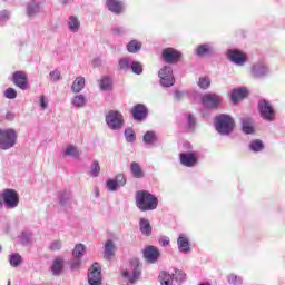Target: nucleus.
I'll return each mask as SVG.
<instances>
[{
	"label": "nucleus",
	"instance_id": "obj_1",
	"mask_svg": "<svg viewBox=\"0 0 285 285\" xmlns=\"http://www.w3.org/2000/svg\"><path fill=\"white\" fill-rule=\"evenodd\" d=\"M136 206L141 213L157 210V206H159V198H157L155 194H150L148 190H138L136 191Z\"/></svg>",
	"mask_w": 285,
	"mask_h": 285
},
{
	"label": "nucleus",
	"instance_id": "obj_2",
	"mask_svg": "<svg viewBox=\"0 0 285 285\" xmlns=\"http://www.w3.org/2000/svg\"><path fill=\"white\" fill-rule=\"evenodd\" d=\"M214 124L216 132L222 135V137H228L229 135H233V131L235 130V119H233L230 115L220 114L216 116Z\"/></svg>",
	"mask_w": 285,
	"mask_h": 285
},
{
	"label": "nucleus",
	"instance_id": "obj_3",
	"mask_svg": "<svg viewBox=\"0 0 285 285\" xmlns=\"http://www.w3.org/2000/svg\"><path fill=\"white\" fill-rule=\"evenodd\" d=\"M17 130L12 128L0 129V150H11L17 146Z\"/></svg>",
	"mask_w": 285,
	"mask_h": 285
},
{
	"label": "nucleus",
	"instance_id": "obj_4",
	"mask_svg": "<svg viewBox=\"0 0 285 285\" xmlns=\"http://www.w3.org/2000/svg\"><path fill=\"white\" fill-rule=\"evenodd\" d=\"M122 277L128 279L129 284H137L141 279V263H139V259L132 258L129 262V267L122 272Z\"/></svg>",
	"mask_w": 285,
	"mask_h": 285
},
{
	"label": "nucleus",
	"instance_id": "obj_5",
	"mask_svg": "<svg viewBox=\"0 0 285 285\" xmlns=\"http://www.w3.org/2000/svg\"><path fill=\"white\" fill-rule=\"evenodd\" d=\"M109 130H121L124 128V114L117 110H110L105 117Z\"/></svg>",
	"mask_w": 285,
	"mask_h": 285
},
{
	"label": "nucleus",
	"instance_id": "obj_6",
	"mask_svg": "<svg viewBox=\"0 0 285 285\" xmlns=\"http://www.w3.org/2000/svg\"><path fill=\"white\" fill-rule=\"evenodd\" d=\"M202 105L206 110H217L219 106L224 102V98L215 92H207L200 97Z\"/></svg>",
	"mask_w": 285,
	"mask_h": 285
},
{
	"label": "nucleus",
	"instance_id": "obj_7",
	"mask_svg": "<svg viewBox=\"0 0 285 285\" xmlns=\"http://www.w3.org/2000/svg\"><path fill=\"white\" fill-rule=\"evenodd\" d=\"M271 75V69L268 65L264 61H257L250 67V77L252 79L262 80L266 79V77Z\"/></svg>",
	"mask_w": 285,
	"mask_h": 285
},
{
	"label": "nucleus",
	"instance_id": "obj_8",
	"mask_svg": "<svg viewBox=\"0 0 285 285\" xmlns=\"http://www.w3.org/2000/svg\"><path fill=\"white\" fill-rule=\"evenodd\" d=\"M258 111L265 121H275V109L266 99L258 100Z\"/></svg>",
	"mask_w": 285,
	"mask_h": 285
},
{
	"label": "nucleus",
	"instance_id": "obj_9",
	"mask_svg": "<svg viewBox=\"0 0 285 285\" xmlns=\"http://www.w3.org/2000/svg\"><path fill=\"white\" fill-rule=\"evenodd\" d=\"M160 86L164 88H170L175 86V76L173 75V67L165 66L158 71Z\"/></svg>",
	"mask_w": 285,
	"mask_h": 285
},
{
	"label": "nucleus",
	"instance_id": "obj_10",
	"mask_svg": "<svg viewBox=\"0 0 285 285\" xmlns=\"http://www.w3.org/2000/svg\"><path fill=\"white\" fill-rule=\"evenodd\" d=\"M2 202L9 209H14L19 206V193L14 189H4L2 191Z\"/></svg>",
	"mask_w": 285,
	"mask_h": 285
},
{
	"label": "nucleus",
	"instance_id": "obj_11",
	"mask_svg": "<svg viewBox=\"0 0 285 285\" xmlns=\"http://www.w3.org/2000/svg\"><path fill=\"white\" fill-rule=\"evenodd\" d=\"M179 159L181 166H185L186 168H195L199 161V157H197V154L194 151L180 153Z\"/></svg>",
	"mask_w": 285,
	"mask_h": 285
},
{
	"label": "nucleus",
	"instance_id": "obj_12",
	"mask_svg": "<svg viewBox=\"0 0 285 285\" xmlns=\"http://www.w3.org/2000/svg\"><path fill=\"white\" fill-rule=\"evenodd\" d=\"M11 81L17 88H20V90H28V88H30V85L28 83V73H26V71L19 70L13 72Z\"/></svg>",
	"mask_w": 285,
	"mask_h": 285
},
{
	"label": "nucleus",
	"instance_id": "obj_13",
	"mask_svg": "<svg viewBox=\"0 0 285 285\" xmlns=\"http://www.w3.org/2000/svg\"><path fill=\"white\" fill-rule=\"evenodd\" d=\"M89 285H101V265L94 263L88 272Z\"/></svg>",
	"mask_w": 285,
	"mask_h": 285
},
{
	"label": "nucleus",
	"instance_id": "obj_14",
	"mask_svg": "<svg viewBox=\"0 0 285 285\" xmlns=\"http://www.w3.org/2000/svg\"><path fill=\"white\" fill-rule=\"evenodd\" d=\"M161 253L156 246L149 245L142 249V257L148 264H157Z\"/></svg>",
	"mask_w": 285,
	"mask_h": 285
},
{
	"label": "nucleus",
	"instance_id": "obj_15",
	"mask_svg": "<svg viewBox=\"0 0 285 285\" xmlns=\"http://www.w3.org/2000/svg\"><path fill=\"white\" fill-rule=\"evenodd\" d=\"M226 57L229 61H232V63H235V66H244V63L247 61L245 53L239 49H228Z\"/></svg>",
	"mask_w": 285,
	"mask_h": 285
},
{
	"label": "nucleus",
	"instance_id": "obj_16",
	"mask_svg": "<svg viewBox=\"0 0 285 285\" xmlns=\"http://www.w3.org/2000/svg\"><path fill=\"white\" fill-rule=\"evenodd\" d=\"M163 59L165 63H178L181 52L174 48H166L163 50Z\"/></svg>",
	"mask_w": 285,
	"mask_h": 285
},
{
	"label": "nucleus",
	"instance_id": "obj_17",
	"mask_svg": "<svg viewBox=\"0 0 285 285\" xmlns=\"http://www.w3.org/2000/svg\"><path fill=\"white\" fill-rule=\"evenodd\" d=\"M106 8L109 10V12L117 16L126 12V4L121 0H107Z\"/></svg>",
	"mask_w": 285,
	"mask_h": 285
},
{
	"label": "nucleus",
	"instance_id": "obj_18",
	"mask_svg": "<svg viewBox=\"0 0 285 285\" xmlns=\"http://www.w3.org/2000/svg\"><path fill=\"white\" fill-rule=\"evenodd\" d=\"M131 115L135 121H144L148 117V108L144 104H138L132 107Z\"/></svg>",
	"mask_w": 285,
	"mask_h": 285
},
{
	"label": "nucleus",
	"instance_id": "obj_19",
	"mask_svg": "<svg viewBox=\"0 0 285 285\" xmlns=\"http://www.w3.org/2000/svg\"><path fill=\"white\" fill-rule=\"evenodd\" d=\"M177 246L179 253H183V255H188L190 253V238L186 234H180L177 238Z\"/></svg>",
	"mask_w": 285,
	"mask_h": 285
},
{
	"label": "nucleus",
	"instance_id": "obj_20",
	"mask_svg": "<svg viewBox=\"0 0 285 285\" xmlns=\"http://www.w3.org/2000/svg\"><path fill=\"white\" fill-rule=\"evenodd\" d=\"M195 55L197 57H212L215 55V47L213 43H203L196 48Z\"/></svg>",
	"mask_w": 285,
	"mask_h": 285
},
{
	"label": "nucleus",
	"instance_id": "obj_21",
	"mask_svg": "<svg viewBox=\"0 0 285 285\" xmlns=\"http://www.w3.org/2000/svg\"><path fill=\"white\" fill-rule=\"evenodd\" d=\"M246 97H248V89H246V87L233 89L230 92V100L234 104H237V101H242V99H246Z\"/></svg>",
	"mask_w": 285,
	"mask_h": 285
},
{
	"label": "nucleus",
	"instance_id": "obj_22",
	"mask_svg": "<svg viewBox=\"0 0 285 285\" xmlns=\"http://www.w3.org/2000/svg\"><path fill=\"white\" fill-rule=\"evenodd\" d=\"M63 264H65V261H63V257L61 256H58L52 261L50 271L55 277H59V275L63 273Z\"/></svg>",
	"mask_w": 285,
	"mask_h": 285
},
{
	"label": "nucleus",
	"instance_id": "obj_23",
	"mask_svg": "<svg viewBox=\"0 0 285 285\" xmlns=\"http://www.w3.org/2000/svg\"><path fill=\"white\" fill-rule=\"evenodd\" d=\"M242 130L245 135H253L255 132V128L253 127V118L243 117L240 118Z\"/></svg>",
	"mask_w": 285,
	"mask_h": 285
},
{
	"label": "nucleus",
	"instance_id": "obj_24",
	"mask_svg": "<svg viewBox=\"0 0 285 285\" xmlns=\"http://www.w3.org/2000/svg\"><path fill=\"white\" fill-rule=\"evenodd\" d=\"M139 228L141 235H145V237H150V235H153V226H150L149 219L140 218Z\"/></svg>",
	"mask_w": 285,
	"mask_h": 285
},
{
	"label": "nucleus",
	"instance_id": "obj_25",
	"mask_svg": "<svg viewBox=\"0 0 285 285\" xmlns=\"http://www.w3.org/2000/svg\"><path fill=\"white\" fill-rule=\"evenodd\" d=\"M130 173L135 179H144L146 177L141 166L135 161L130 164Z\"/></svg>",
	"mask_w": 285,
	"mask_h": 285
},
{
	"label": "nucleus",
	"instance_id": "obj_26",
	"mask_svg": "<svg viewBox=\"0 0 285 285\" xmlns=\"http://www.w3.org/2000/svg\"><path fill=\"white\" fill-rule=\"evenodd\" d=\"M86 88V78L77 77L71 86V91L79 95Z\"/></svg>",
	"mask_w": 285,
	"mask_h": 285
},
{
	"label": "nucleus",
	"instance_id": "obj_27",
	"mask_svg": "<svg viewBox=\"0 0 285 285\" xmlns=\"http://www.w3.org/2000/svg\"><path fill=\"white\" fill-rule=\"evenodd\" d=\"M69 32H77L81 28V22L78 17L70 16L67 20Z\"/></svg>",
	"mask_w": 285,
	"mask_h": 285
},
{
	"label": "nucleus",
	"instance_id": "obj_28",
	"mask_svg": "<svg viewBox=\"0 0 285 285\" xmlns=\"http://www.w3.org/2000/svg\"><path fill=\"white\" fill-rule=\"evenodd\" d=\"M158 281L160 282V285H173L175 282L173 278V273L161 271L158 275Z\"/></svg>",
	"mask_w": 285,
	"mask_h": 285
},
{
	"label": "nucleus",
	"instance_id": "obj_29",
	"mask_svg": "<svg viewBox=\"0 0 285 285\" xmlns=\"http://www.w3.org/2000/svg\"><path fill=\"white\" fill-rule=\"evenodd\" d=\"M41 10V4L37 1H31L27 6V17H35L36 14H39Z\"/></svg>",
	"mask_w": 285,
	"mask_h": 285
},
{
	"label": "nucleus",
	"instance_id": "obj_30",
	"mask_svg": "<svg viewBox=\"0 0 285 285\" xmlns=\"http://www.w3.org/2000/svg\"><path fill=\"white\" fill-rule=\"evenodd\" d=\"M88 101L86 100V96L83 95H76L71 98V105L73 108H86V104Z\"/></svg>",
	"mask_w": 285,
	"mask_h": 285
},
{
	"label": "nucleus",
	"instance_id": "obj_31",
	"mask_svg": "<svg viewBox=\"0 0 285 285\" xmlns=\"http://www.w3.org/2000/svg\"><path fill=\"white\" fill-rule=\"evenodd\" d=\"M141 41L134 39L127 43V51L130 52L131 55H137L139 50H141Z\"/></svg>",
	"mask_w": 285,
	"mask_h": 285
},
{
	"label": "nucleus",
	"instance_id": "obj_32",
	"mask_svg": "<svg viewBox=\"0 0 285 285\" xmlns=\"http://www.w3.org/2000/svg\"><path fill=\"white\" fill-rule=\"evenodd\" d=\"M60 206H70V200L72 199V193L70 191H60L58 194Z\"/></svg>",
	"mask_w": 285,
	"mask_h": 285
},
{
	"label": "nucleus",
	"instance_id": "obj_33",
	"mask_svg": "<svg viewBox=\"0 0 285 285\" xmlns=\"http://www.w3.org/2000/svg\"><path fill=\"white\" fill-rule=\"evenodd\" d=\"M99 88L100 90H102L104 92L108 91V90H111L112 89V79L108 76H104L101 79H100V82H99Z\"/></svg>",
	"mask_w": 285,
	"mask_h": 285
},
{
	"label": "nucleus",
	"instance_id": "obj_34",
	"mask_svg": "<svg viewBox=\"0 0 285 285\" xmlns=\"http://www.w3.org/2000/svg\"><path fill=\"white\" fill-rule=\"evenodd\" d=\"M142 141L147 146H153L154 144H157V134H155V131H147L142 137Z\"/></svg>",
	"mask_w": 285,
	"mask_h": 285
},
{
	"label": "nucleus",
	"instance_id": "obj_35",
	"mask_svg": "<svg viewBox=\"0 0 285 285\" xmlns=\"http://www.w3.org/2000/svg\"><path fill=\"white\" fill-rule=\"evenodd\" d=\"M22 262H23V258H21V255H19V253H13L9 255V264L13 268L21 266Z\"/></svg>",
	"mask_w": 285,
	"mask_h": 285
},
{
	"label": "nucleus",
	"instance_id": "obj_36",
	"mask_svg": "<svg viewBox=\"0 0 285 285\" xmlns=\"http://www.w3.org/2000/svg\"><path fill=\"white\" fill-rule=\"evenodd\" d=\"M171 275L176 284H184V282H186V273L181 269H174Z\"/></svg>",
	"mask_w": 285,
	"mask_h": 285
},
{
	"label": "nucleus",
	"instance_id": "obj_37",
	"mask_svg": "<svg viewBox=\"0 0 285 285\" xmlns=\"http://www.w3.org/2000/svg\"><path fill=\"white\" fill-rule=\"evenodd\" d=\"M125 139L128 144H135V141H137V134H135V129H132V127L125 129Z\"/></svg>",
	"mask_w": 285,
	"mask_h": 285
},
{
	"label": "nucleus",
	"instance_id": "obj_38",
	"mask_svg": "<svg viewBox=\"0 0 285 285\" xmlns=\"http://www.w3.org/2000/svg\"><path fill=\"white\" fill-rule=\"evenodd\" d=\"M115 255V243L112 240H107L105 244V257L110 259Z\"/></svg>",
	"mask_w": 285,
	"mask_h": 285
},
{
	"label": "nucleus",
	"instance_id": "obj_39",
	"mask_svg": "<svg viewBox=\"0 0 285 285\" xmlns=\"http://www.w3.org/2000/svg\"><path fill=\"white\" fill-rule=\"evenodd\" d=\"M131 65H132V61L130 60V58L125 57L119 60L118 68L124 72H128V70H130Z\"/></svg>",
	"mask_w": 285,
	"mask_h": 285
},
{
	"label": "nucleus",
	"instance_id": "obj_40",
	"mask_svg": "<svg viewBox=\"0 0 285 285\" xmlns=\"http://www.w3.org/2000/svg\"><path fill=\"white\" fill-rule=\"evenodd\" d=\"M65 157H73L77 159L79 157V149L72 145L67 146V148L63 151Z\"/></svg>",
	"mask_w": 285,
	"mask_h": 285
},
{
	"label": "nucleus",
	"instance_id": "obj_41",
	"mask_svg": "<svg viewBox=\"0 0 285 285\" xmlns=\"http://www.w3.org/2000/svg\"><path fill=\"white\" fill-rule=\"evenodd\" d=\"M73 257L83 258V255H86V246L83 244H77L72 250Z\"/></svg>",
	"mask_w": 285,
	"mask_h": 285
},
{
	"label": "nucleus",
	"instance_id": "obj_42",
	"mask_svg": "<svg viewBox=\"0 0 285 285\" xmlns=\"http://www.w3.org/2000/svg\"><path fill=\"white\" fill-rule=\"evenodd\" d=\"M249 150H252V153H262V150H264V142L259 139L253 140L249 144Z\"/></svg>",
	"mask_w": 285,
	"mask_h": 285
},
{
	"label": "nucleus",
	"instance_id": "obj_43",
	"mask_svg": "<svg viewBox=\"0 0 285 285\" xmlns=\"http://www.w3.org/2000/svg\"><path fill=\"white\" fill-rule=\"evenodd\" d=\"M100 173H101V166L99 165V161L94 160L89 169V175L91 177H99Z\"/></svg>",
	"mask_w": 285,
	"mask_h": 285
},
{
	"label": "nucleus",
	"instance_id": "obj_44",
	"mask_svg": "<svg viewBox=\"0 0 285 285\" xmlns=\"http://www.w3.org/2000/svg\"><path fill=\"white\" fill-rule=\"evenodd\" d=\"M227 282L230 285H242L244 284V278H242V276H238L236 274H229L227 275Z\"/></svg>",
	"mask_w": 285,
	"mask_h": 285
},
{
	"label": "nucleus",
	"instance_id": "obj_45",
	"mask_svg": "<svg viewBox=\"0 0 285 285\" xmlns=\"http://www.w3.org/2000/svg\"><path fill=\"white\" fill-rule=\"evenodd\" d=\"M20 242L23 244V246H28L30 242H32V234L31 232L24 230L20 235Z\"/></svg>",
	"mask_w": 285,
	"mask_h": 285
},
{
	"label": "nucleus",
	"instance_id": "obj_46",
	"mask_svg": "<svg viewBox=\"0 0 285 285\" xmlns=\"http://www.w3.org/2000/svg\"><path fill=\"white\" fill-rule=\"evenodd\" d=\"M106 188L109 190V193H117L119 190V185L116 183L115 178L108 179L106 181Z\"/></svg>",
	"mask_w": 285,
	"mask_h": 285
},
{
	"label": "nucleus",
	"instance_id": "obj_47",
	"mask_svg": "<svg viewBox=\"0 0 285 285\" xmlns=\"http://www.w3.org/2000/svg\"><path fill=\"white\" fill-rule=\"evenodd\" d=\"M130 70L134 75H141L144 72V67L138 61H131Z\"/></svg>",
	"mask_w": 285,
	"mask_h": 285
},
{
	"label": "nucleus",
	"instance_id": "obj_48",
	"mask_svg": "<svg viewBox=\"0 0 285 285\" xmlns=\"http://www.w3.org/2000/svg\"><path fill=\"white\" fill-rule=\"evenodd\" d=\"M198 86L202 88V90H208L210 88V78H199Z\"/></svg>",
	"mask_w": 285,
	"mask_h": 285
},
{
	"label": "nucleus",
	"instance_id": "obj_49",
	"mask_svg": "<svg viewBox=\"0 0 285 285\" xmlns=\"http://www.w3.org/2000/svg\"><path fill=\"white\" fill-rule=\"evenodd\" d=\"M195 126H197V120L193 114L187 115V128L188 130H195Z\"/></svg>",
	"mask_w": 285,
	"mask_h": 285
},
{
	"label": "nucleus",
	"instance_id": "obj_50",
	"mask_svg": "<svg viewBox=\"0 0 285 285\" xmlns=\"http://www.w3.org/2000/svg\"><path fill=\"white\" fill-rule=\"evenodd\" d=\"M81 266V258L73 257L70 261V271H79Z\"/></svg>",
	"mask_w": 285,
	"mask_h": 285
},
{
	"label": "nucleus",
	"instance_id": "obj_51",
	"mask_svg": "<svg viewBox=\"0 0 285 285\" xmlns=\"http://www.w3.org/2000/svg\"><path fill=\"white\" fill-rule=\"evenodd\" d=\"M114 180H116V183L118 184V187H120V188H124V186H126L127 180H126V175H124V174L116 175Z\"/></svg>",
	"mask_w": 285,
	"mask_h": 285
},
{
	"label": "nucleus",
	"instance_id": "obj_52",
	"mask_svg": "<svg viewBox=\"0 0 285 285\" xmlns=\"http://www.w3.org/2000/svg\"><path fill=\"white\" fill-rule=\"evenodd\" d=\"M49 77L51 81H53V83H57V81L61 80V71H59L58 69L50 71Z\"/></svg>",
	"mask_w": 285,
	"mask_h": 285
},
{
	"label": "nucleus",
	"instance_id": "obj_53",
	"mask_svg": "<svg viewBox=\"0 0 285 285\" xmlns=\"http://www.w3.org/2000/svg\"><path fill=\"white\" fill-rule=\"evenodd\" d=\"M6 99H17V90L12 87H9L4 91Z\"/></svg>",
	"mask_w": 285,
	"mask_h": 285
},
{
	"label": "nucleus",
	"instance_id": "obj_54",
	"mask_svg": "<svg viewBox=\"0 0 285 285\" xmlns=\"http://www.w3.org/2000/svg\"><path fill=\"white\" fill-rule=\"evenodd\" d=\"M61 246H63V244L61 243V240H53L50 243L49 249L50 250H61Z\"/></svg>",
	"mask_w": 285,
	"mask_h": 285
},
{
	"label": "nucleus",
	"instance_id": "obj_55",
	"mask_svg": "<svg viewBox=\"0 0 285 285\" xmlns=\"http://www.w3.org/2000/svg\"><path fill=\"white\" fill-rule=\"evenodd\" d=\"M10 19V12L8 10L0 11V23H6Z\"/></svg>",
	"mask_w": 285,
	"mask_h": 285
},
{
	"label": "nucleus",
	"instance_id": "obj_56",
	"mask_svg": "<svg viewBox=\"0 0 285 285\" xmlns=\"http://www.w3.org/2000/svg\"><path fill=\"white\" fill-rule=\"evenodd\" d=\"M111 32H112V35L121 36V35H126V32H128V30H126V28H124V27H115L111 29Z\"/></svg>",
	"mask_w": 285,
	"mask_h": 285
},
{
	"label": "nucleus",
	"instance_id": "obj_57",
	"mask_svg": "<svg viewBox=\"0 0 285 285\" xmlns=\"http://www.w3.org/2000/svg\"><path fill=\"white\" fill-rule=\"evenodd\" d=\"M40 108L41 110H46V108H48V101L46 100V96H40Z\"/></svg>",
	"mask_w": 285,
	"mask_h": 285
},
{
	"label": "nucleus",
	"instance_id": "obj_58",
	"mask_svg": "<svg viewBox=\"0 0 285 285\" xmlns=\"http://www.w3.org/2000/svg\"><path fill=\"white\" fill-rule=\"evenodd\" d=\"M159 244H160L161 246H164V247L169 246V244H170V238L167 237V236H164L163 238L159 239Z\"/></svg>",
	"mask_w": 285,
	"mask_h": 285
},
{
	"label": "nucleus",
	"instance_id": "obj_59",
	"mask_svg": "<svg viewBox=\"0 0 285 285\" xmlns=\"http://www.w3.org/2000/svg\"><path fill=\"white\" fill-rule=\"evenodd\" d=\"M174 97L177 100L181 99V97H184V91L176 90Z\"/></svg>",
	"mask_w": 285,
	"mask_h": 285
},
{
	"label": "nucleus",
	"instance_id": "obj_60",
	"mask_svg": "<svg viewBox=\"0 0 285 285\" xmlns=\"http://www.w3.org/2000/svg\"><path fill=\"white\" fill-rule=\"evenodd\" d=\"M6 120L7 121H14V114H12V112H7V115H6Z\"/></svg>",
	"mask_w": 285,
	"mask_h": 285
},
{
	"label": "nucleus",
	"instance_id": "obj_61",
	"mask_svg": "<svg viewBox=\"0 0 285 285\" xmlns=\"http://www.w3.org/2000/svg\"><path fill=\"white\" fill-rule=\"evenodd\" d=\"M97 66H101V59L99 58L94 59V67L97 68Z\"/></svg>",
	"mask_w": 285,
	"mask_h": 285
},
{
	"label": "nucleus",
	"instance_id": "obj_62",
	"mask_svg": "<svg viewBox=\"0 0 285 285\" xmlns=\"http://www.w3.org/2000/svg\"><path fill=\"white\" fill-rule=\"evenodd\" d=\"M3 193L0 191V210L3 208Z\"/></svg>",
	"mask_w": 285,
	"mask_h": 285
},
{
	"label": "nucleus",
	"instance_id": "obj_63",
	"mask_svg": "<svg viewBox=\"0 0 285 285\" xmlns=\"http://www.w3.org/2000/svg\"><path fill=\"white\" fill-rule=\"evenodd\" d=\"M70 1H72V0H61V3H62V6H68V3H70Z\"/></svg>",
	"mask_w": 285,
	"mask_h": 285
},
{
	"label": "nucleus",
	"instance_id": "obj_64",
	"mask_svg": "<svg viewBox=\"0 0 285 285\" xmlns=\"http://www.w3.org/2000/svg\"><path fill=\"white\" fill-rule=\"evenodd\" d=\"M198 285H210V283H200Z\"/></svg>",
	"mask_w": 285,
	"mask_h": 285
}]
</instances>
